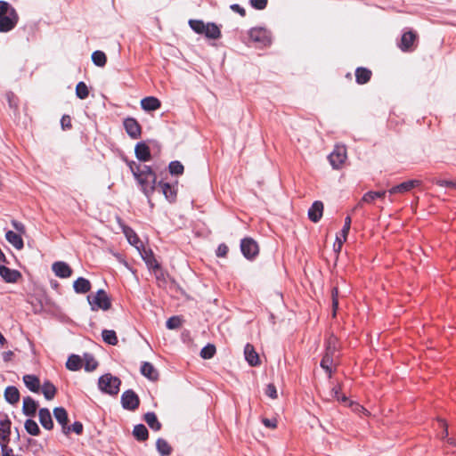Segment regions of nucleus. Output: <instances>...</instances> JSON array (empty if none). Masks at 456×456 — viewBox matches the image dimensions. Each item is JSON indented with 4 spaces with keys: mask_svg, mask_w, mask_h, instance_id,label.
I'll use <instances>...</instances> for the list:
<instances>
[{
    "mask_svg": "<svg viewBox=\"0 0 456 456\" xmlns=\"http://www.w3.org/2000/svg\"><path fill=\"white\" fill-rule=\"evenodd\" d=\"M338 348V340L334 335H330L326 340L325 354L321 361V367L330 379L333 373V366H336L337 351Z\"/></svg>",
    "mask_w": 456,
    "mask_h": 456,
    "instance_id": "f257e3e1",
    "label": "nucleus"
},
{
    "mask_svg": "<svg viewBox=\"0 0 456 456\" xmlns=\"http://www.w3.org/2000/svg\"><path fill=\"white\" fill-rule=\"evenodd\" d=\"M19 20L16 10L7 2L0 1V32L5 33L15 28Z\"/></svg>",
    "mask_w": 456,
    "mask_h": 456,
    "instance_id": "f03ea898",
    "label": "nucleus"
},
{
    "mask_svg": "<svg viewBox=\"0 0 456 456\" xmlns=\"http://www.w3.org/2000/svg\"><path fill=\"white\" fill-rule=\"evenodd\" d=\"M139 184L141 185L142 191L145 196L151 200V197L155 191L157 176L151 167L149 166H142V173L140 175L135 177Z\"/></svg>",
    "mask_w": 456,
    "mask_h": 456,
    "instance_id": "7ed1b4c3",
    "label": "nucleus"
},
{
    "mask_svg": "<svg viewBox=\"0 0 456 456\" xmlns=\"http://www.w3.org/2000/svg\"><path fill=\"white\" fill-rule=\"evenodd\" d=\"M87 300L93 311L99 309L106 311L111 306V301L103 289H99L95 294L87 296Z\"/></svg>",
    "mask_w": 456,
    "mask_h": 456,
    "instance_id": "20e7f679",
    "label": "nucleus"
},
{
    "mask_svg": "<svg viewBox=\"0 0 456 456\" xmlns=\"http://www.w3.org/2000/svg\"><path fill=\"white\" fill-rule=\"evenodd\" d=\"M121 381L111 374H105L99 379V387L110 395H117L119 391Z\"/></svg>",
    "mask_w": 456,
    "mask_h": 456,
    "instance_id": "39448f33",
    "label": "nucleus"
},
{
    "mask_svg": "<svg viewBox=\"0 0 456 456\" xmlns=\"http://www.w3.org/2000/svg\"><path fill=\"white\" fill-rule=\"evenodd\" d=\"M418 34L413 30H408L402 35L398 47L404 53L412 52L417 47Z\"/></svg>",
    "mask_w": 456,
    "mask_h": 456,
    "instance_id": "423d86ee",
    "label": "nucleus"
},
{
    "mask_svg": "<svg viewBox=\"0 0 456 456\" xmlns=\"http://www.w3.org/2000/svg\"><path fill=\"white\" fill-rule=\"evenodd\" d=\"M240 250L247 259L252 260L258 255L259 247L255 240L248 237L241 240Z\"/></svg>",
    "mask_w": 456,
    "mask_h": 456,
    "instance_id": "0eeeda50",
    "label": "nucleus"
},
{
    "mask_svg": "<svg viewBox=\"0 0 456 456\" xmlns=\"http://www.w3.org/2000/svg\"><path fill=\"white\" fill-rule=\"evenodd\" d=\"M346 159V149L345 146L337 145L329 155V160L333 168H339Z\"/></svg>",
    "mask_w": 456,
    "mask_h": 456,
    "instance_id": "6e6552de",
    "label": "nucleus"
},
{
    "mask_svg": "<svg viewBox=\"0 0 456 456\" xmlns=\"http://www.w3.org/2000/svg\"><path fill=\"white\" fill-rule=\"evenodd\" d=\"M121 403L123 408L134 411L139 407L140 399L133 390H126L121 396Z\"/></svg>",
    "mask_w": 456,
    "mask_h": 456,
    "instance_id": "1a4fd4ad",
    "label": "nucleus"
},
{
    "mask_svg": "<svg viewBox=\"0 0 456 456\" xmlns=\"http://www.w3.org/2000/svg\"><path fill=\"white\" fill-rule=\"evenodd\" d=\"M12 422L8 416H5L4 419L0 421V445L1 449L4 448V445L8 446L10 442Z\"/></svg>",
    "mask_w": 456,
    "mask_h": 456,
    "instance_id": "9d476101",
    "label": "nucleus"
},
{
    "mask_svg": "<svg viewBox=\"0 0 456 456\" xmlns=\"http://www.w3.org/2000/svg\"><path fill=\"white\" fill-rule=\"evenodd\" d=\"M249 39L254 43H258L262 45H267L270 44V38L267 31L262 28H255L250 29Z\"/></svg>",
    "mask_w": 456,
    "mask_h": 456,
    "instance_id": "9b49d317",
    "label": "nucleus"
},
{
    "mask_svg": "<svg viewBox=\"0 0 456 456\" xmlns=\"http://www.w3.org/2000/svg\"><path fill=\"white\" fill-rule=\"evenodd\" d=\"M124 127L131 138L137 139L141 136L142 127L135 118H126L124 120Z\"/></svg>",
    "mask_w": 456,
    "mask_h": 456,
    "instance_id": "f8f14e48",
    "label": "nucleus"
},
{
    "mask_svg": "<svg viewBox=\"0 0 456 456\" xmlns=\"http://www.w3.org/2000/svg\"><path fill=\"white\" fill-rule=\"evenodd\" d=\"M53 415L57 422L61 425L62 432L65 435L70 433V428L68 426L69 419L67 411L63 407H56L53 410Z\"/></svg>",
    "mask_w": 456,
    "mask_h": 456,
    "instance_id": "ddd939ff",
    "label": "nucleus"
},
{
    "mask_svg": "<svg viewBox=\"0 0 456 456\" xmlns=\"http://www.w3.org/2000/svg\"><path fill=\"white\" fill-rule=\"evenodd\" d=\"M420 184H421L420 180H417V179L409 180V181L403 182L398 185L392 187L388 191V192L390 194L404 193L406 191H411V189H413L415 187L419 186Z\"/></svg>",
    "mask_w": 456,
    "mask_h": 456,
    "instance_id": "4468645a",
    "label": "nucleus"
},
{
    "mask_svg": "<svg viewBox=\"0 0 456 456\" xmlns=\"http://www.w3.org/2000/svg\"><path fill=\"white\" fill-rule=\"evenodd\" d=\"M0 276L6 282L14 283L21 278V273L13 269H10L4 265H0Z\"/></svg>",
    "mask_w": 456,
    "mask_h": 456,
    "instance_id": "2eb2a0df",
    "label": "nucleus"
},
{
    "mask_svg": "<svg viewBox=\"0 0 456 456\" xmlns=\"http://www.w3.org/2000/svg\"><path fill=\"white\" fill-rule=\"evenodd\" d=\"M52 270L54 274L60 278H69L72 274V269L65 262H55L53 264Z\"/></svg>",
    "mask_w": 456,
    "mask_h": 456,
    "instance_id": "dca6fc26",
    "label": "nucleus"
},
{
    "mask_svg": "<svg viewBox=\"0 0 456 456\" xmlns=\"http://www.w3.org/2000/svg\"><path fill=\"white\" fill-rule=\"evenodd\" d=\"M322 214L323 203L319 200L314 201L308 210L309 219L314 223H317L322 218Z\"/></svg>",
    "mask_w": 456,
    "mask_h": 456,
    "instance_id": "f3484780",
    "label": "nucleus"
},
{
    "mask_svg": "<svg viewBox=\"0 0 456 456\" xmlns=\"http://www.w3.org/2000/svg\"><path fill=\"white\" fill-rule=\"evenodd\" d=\"M136 158L143 162L151 159L150 147L145 142H138L134 149Z\"/></svg>",
    "mask_w": 456,
    "mask_h": 456,
    "instance_id": "a211bd4d",
    "label": "nucleus"
},
{
    "mask_svg": "<svg viewBox=\"0 0 456 456\" xmlns=\"http://www.w3.org/2000/svg\"><path fill=\"white\" fill-rule=\"evenodd\" d=\"M244 354L247 362L251 366H257L260 364L258 354L256 352L251 344H247L244 348Z\"/></svg>",
    "mask_w": 456,
    "mask_h": 456,
    "instance_id": "6ab92c4d",
    "label": "nucleus"
},
{
    "mask_svg": "<svg viewBox=\"0 0 456 456\" xmlns=\"http://www.w3.org/2000/svg\"><path fill=\"white\" fill-rule=\"evenodd\" d=\"M38 404L30 396H26L23 398V406L22 411L26 416L33 417L35 416Z\"/></svg>",
    "mask_w": 456,
    "mask_h": 456,
    "instance_id": "aec40b11",
    "label": "nucleus"
},
{
    "mask_svg": "<svg viewBox=\"0 0 456 456\" xmlns=\"http://www.w3.org/2000/svg\"><path fill=\"white\" fill-rule=\"evenodd\" d=\"M142 110L146 111H153L160 108V101L154 96H148L141 101Z\"/></svg>",
    "mask_w": 456,
    "mask_h": 456,
    "instance_id": "412c9836",
    "label": "nucleus"
},
{
    "mask_svg": "<svg viewBox=\"0 0 456 456\" xmlns=\"http://www.w3.org/2000/svg\"><path fill=\"white\" fill-rule=\"evenodd\" d=\"M141 373L149 379L150 380L155 381L159 379V372L155 367L149 362H142L141 366Z\"/></svg>",
    "mask_w": 456,
    "mask_h": 456,
    "instance_id": "4be33fe9",
    "label": "nucleus"
},
{
    "mask_svg": "<svg viewBox=\"0 0 456 456\" xmlns=\"http://www.w3.org/2000/svg\"><path fill=\"white\" fill-rule=\"evenodd\" d=\"M39 421L41 425L47 430H51L53 428V419L50 411L47 408H42L38 412Z\"/></svg>",
    "mask_w": 456,
    "mask_h": 456,
    "instance_id": "5701e85b",
    "label": "nucleus"
},
{
    "mask_svg": "<svg viewBox=\"0 0 456 456\" xmlns=\"http://www.w3.org/2000/svg\"><path fill=\"white\" fill-rule=\"evenodd\" d=\"M372 76L370 69L363 67H359L355 69V80L359 85H364L368 83Z\"/></svg>",
    "mask_w": 456,
    "mask_h": 456,
    "instance_id": "b1692460",
    "label": "nucleus"
},
{
    "mask_svg": "<svg viewBox=\"0 0 456 456\" xmlns=\"http://www.w3.org/2000/svg\"><path fill=\"white\" fill-rule=\"evenodd\" d=\"M23 382L33 393H38L41 387L39 379L35 375L27 374L23 376Z\"/></svg>",
    "mask_w": 456,
    "mask_h": 456,
    "instance_id": "393cba45",
    "label": "nucleus"
},
{
    "mask_svg": "<svg viewBox=\"0 0 456 456\" xmlns=\"http://www.w3.org/2000/svg\"><path fill=\"white\" fill-rule=\"evenodd\" d=\"M73 288L77 293L85 294L90 291L91 283L87 279L80 277L74 281Z\"/></svg>",
    "mask_w": 456,
    "mask_h": 456,
    "instance_id": "a878e982",
    "label": "nucleus"
},
{
    "mask_svg": "<svg viewBox=\"0 0 456 456\" xmlns=\"http://www.w3.org/2000/svg\"><path fill=\"white\" fill-rule=\"evenodd\" d=\"M4 398L11 403L15 404L20 401V392L16 387L9 386L4 390Z\"/></svg>",
    "mask_w": 456,
    "mask_h": 456,
    "instance_id": "bb28decb",
    "label": "nucleus"
},
{
    "mask_svg": "<svg viewBox=\"0 0 456 456\" xmlns=\"http://www.w3.org/2000/svg\"><path fill=\"white\" fill-rule=\"evenodd\" d=\"M5 238L9 243H11L15 248L20 250L23 248L24 243L20 234H18L12 231H8L5 234Z\"/></svg>",
    "mask_w": 456,
    "mask_h": 456,
    "instance_id": "cd10ccee",
    "label": "nucleus"
},
{
    "mask_svg": "<svg viewBox=\"0 0 456 456\" xmlns=\"http://www.w3.org/2000/svg\"><path fill=\"white\" fill-rule=\"evenodd\" d=\"M159 187L161 189L162 193L169 202H173L175 200L176 191L169 183L159 182Z\"/></svg>",
    "mask_w": 456,
    "mask_h": 456,
    "instance_id": "c85d7f7f",
    "label": "nucleus"
},
{
    "mask_svg": "<svg viewBox=\"0 0 456 456\" xmlns=\"http://www.w3.org/2000/svg\"><path fill=\"white\" fill-rule=\"evenodd\" d=\"M57 389L50 381H45L42 385V393L46 400H52L56 395Z\"/></svg>",
    "mask_w": 456,
    "mask_h": 456,
    "instance_id": "c756f323",
    "label": "nucleus"
},
{
    "mask_svg": "<svg viewBox=\"0 0 456 456\" xmlns=\"http://www.w3.org/2000/svg\"><path fill=\"white\" fill-rule=\"evenodd\" d=\"M204 35L211 39H217L221 37V31L215 23H207Z\"/></svg>",
    "mask_w": 456,
    "mask_h": 456,
    "instance_id": "7c9ffc66",
    "label": "nucleus"
},
{
    "mask_svg": "<svg viewBox=\"0 0 456 456\" xmlns=\"http://www.w3.org/2000/svg\"><path fill=\"white\" fill-rule=\"evenodd\" d=\"M387 191H368L366 192L362 198V202H365L367 204H371L374 202L376 199H384Z\"/></svg>",
    "mask_w": 456,
    "mask_h": 456,
    "instance_id": "2f4dec72",
    "label": "nucleus"
},
{
    "mask_svg": "<svg viewBox=\"0 0 456 456\" xmlns=\"http://www.w3.org/2000/svg\"><path fill=\"white\" fill-rule=\"evenodd\" d=\"M143 419L151 429L158 431L161 428V424L154 412H147Z\"/></svg>",
    "mask_w": 456,
    "mask_h": 456,
    "instance_id": "473e14b6",
    "label": "nucleus"
},
{
    "mask_svg": "<svg viewBox=\"0 0 456 456\" xmlns=\"http://www.w3.org/2000/svg\"><path fill=\"white\" fill-rule=\"evenodd\" d=\"M133 435L138 441H145L148 439L149 432L142 424H138L134 428Z\"/></svg>",
    "mask_w": 456,
    "mask_h": 456,
    "instance_id": "72a5a7b5",
    "label": "nucleus"
},
{
    "mask_svg": "<svg viewBox=\"0 0 456 456\" xmlns=\"http://www.w3.org/2000/svg\"><path fill=\"white\" fill-rule=\"evenodd\" d=\"M82 366V360L78 355L72 354L68 358L66 367L69 370H77Z\"/></svg>",
    "mask_w": 456,
    "mask_h": 456,
    "instance_id": "f704fd0d",
    "label": "nucleus"
},
{
    "mask_svg": "<svg viewBox=\"0 0 456 456\" xmlns=\"http://www.w3.org/2000/svg\"><path fill=\"white\" fill-rule=\"evenodd\" d=\"M157 450L162 456H168L171 452L172 448L169 445V444L162 438H159L156 443Z\"/></svg>",
    "mask_w": 456,
    "mask_h": 456,
    "instance_id": "c9c22d12",
    "label": "nucleus"
},
{
    "mask_svg": "<svg viewBox=\"0 0 456 456\" xmlns=\"http://www.w3.org/2000/svg\"><path fill=\"white\" fill-rule=\"evenodd\" d=\"M102 336L103 341L109 345L116 346L118 342L116 332L112 330H103Z\"/></svg>",
    "mask_w": 456,
    "mask_h": 456,
    "instance_id": "e433bc0d",
    "label": "nucleus"
},
{
    "mask_svg": "<svg viewBox=\"0 0 456 456\" xmlns=\"http://www.w3.org/2000/svg\"><path fill=\"white\" fill-rule=\"evenodd\" d=\"M142 257L147 265L148 267L152 269H159L160 265L158 263V261L155 259L153 253L149 250H144V254L142 255Z\"/></svg>",
    "mask_w": 456,
    "mask_h": 456,
    "instance_id": "4c0bfd02",
    "label": "nucleus"
},
{
    "mask_svg": "<svg viewBox=\"0 0 456 456\" xmlns=\"http://www.w3.org/2000/svg\"><path fill=\"white\" fill-rule=\"evenodd\" d=\"M24 428L26 431L31 436H38L40 434V428L37 423L31 419H28L25 421Z\"/></svg>",
    "mask_w": 456,
    "mask_h": 456,
    "instance_id": "58836bf2",
    "label": "nucleus"
},
{
    "mask_svg": "<svg viewBox=\"0 0 456 456\" xmlns=\"http://www.w3.org/2000/svg\"><path fill=\"white\" fill-rule=\"evenodd\" d=\"M92 61L98 67H103L106 64V54L102 51H95L92 53Z\"/></svg>",
    "mask_w": 456,
    "mask_h": 456,
    "instance_id": "ea45409f",
    "label": "nucleus"
},
{
    "mask_svg": "<svg viewBox=\"0 0 456 456\" xmlns=\"http://www.w3.org/2000/svg\"><path fill=\"white\" fill-rule=\"evenodd\" d=\"M124 233L129 241V243L136 248H138V244L141 242L137 234L131 228H125Z\"/></svg>",
    "mask_w": 456,
    "mask_h": 456,
    "instance_id": "a19ab883",
    "label": "nucleus"
},
{
    "mask_svg": "<svg viewBox=\"0 0 456 456\" xmlns=\"http://www.w3.org/2000/svg\"><path fill=\"white\" fill-rule=\"evenodd\" d=\"M340 386H336L331 388L329 396L326 398L327 400L336 399L338 401L346 403L347 398L346 395H340Z\"/></svg>",
    "mask_w": 456,
    "mask_h": 456,
    "instance_id": "79ce46f5",
    "label": "nucleus"
},
{
    "mask_svg": "<svg viewBox=\"0 0 456 456\" xmlns=\"http://www.w3.org/2000/svg\"><path fill=\"white\" fill-rule=\"evenodd\" d=\"M76 95L81 99H86L89 95V90L85 82L77 83L76 86Z\"/></svg>",
    "mask_w": 456,
    "mask_h": 456,
    "instance_id": "37998d69",
    "label": "nucleus"
},
{
    "mask_svg": "<svg viewBox=\"0 0 456 456\" xmlns=\"http://www.w3.org/2000/svg\"><path fill=\"white\" fill-rule=\"evenodd\" d=\"M98 366V362L95 361V359L89 354L84 355V367L85 370L87 371H92L96 369Z\"/></svg>",
    "mask_w": 456,
    "mask_h": 456,
    "instance_id": "c03bdc74",
    "label": "nucleus"
},
{
    "mask_svg": "<svg viewBox=\"0 0 456 456\" xmlns=\"http://www.w3.org/2000/svg\"><path fill=\"white\" fill-rule=\"evenodd\" d=\"M216 354V346L212 344H208L204 346L200 351V356L203 359H211Z\"/></svg>",
    "mask_w": 456,
    "mask_h": 456,
    "instance_id": "a18cd8bd",
    "label": "nucleus"
},
{
    "mask_svg": "<svg viewBox=\"0 0 456 456\" xmlns=\"http://www.w3.org/2000/svg\"><path fill=\"white\" fill-rule=\"evenodd\" d=\"M168 168L169 172L175 175H182L184 170L183 164L177 160L170 162Z\"/></svg>",
    "mask_w": 456,
    "mask_h": 456,
    "instance_id": "49530a36",
    "label": "nucleus"
},
{
    "mask_svg": "<svg viewBox=\"0 0 456 456\" xmlns=\"http://www.w3.org/2000/svg\"><path fill=\"white\" fill-rule=\"evenodd\" d=\"M189 24L196 33L204 34L206 24L202 20H191Z\"/></svg>",
    "mask_w": 456,
    "mask_h": 456,
    "instance_id": "de8ad7c7",
    "label": "nucleus"
},
{
    "mask_svg": "<svg viewBox=\"0 0 456 456\" xmlns=\"http://www.w3.org/2000/svg\"><path fill=\"white\" fill-rule=\"evenodd\" d=\"M166 325L169 330L178 329L182 325V320L178 316H172L167 321Z\"/></svg>",
    "mask_w": 456,
    "mask_h": 456,
    "instance_id": "09e8293b",
    "label": "nucleus"
},
{
    "mask_svg": "<svg viewBox=\"0 0 456 456\" xmlns=\"http://www.w3.org/2000/svg\"><path fill=\"white\" fill-rule=\"evenodd\" d=\"M351 217L349 216H347L345 219V224H344V227L341 231V236L343 237V240H346L347 239V235H348V232L350 231V227H351Z\"/></svg>",
    "mask_w": 456,
    "mask_h": 456,
    "instance_id": "8fccbe9b",
    "label": "nucleus"
},
{
    "mask_svg": "<svg viewBox=\"0 0 456 456\" xmlns=\"http://www.w3.org/2000/svg\"><path fill=\"white\" fill-rule=\"evenodd\" d=\"M127 165H128L132 174L134 175V178L137 175H140V174L142 173V167H141L139 164H137L134 161H127Z\"/></svg>",
    "mask_w": 456,
    "mask_h": 456,
    "instance_id": "3c124183",
    "label": "nucleus"
},
{
    "mask_svg": "<svg viewBox=\"0 0 456 456\" xmlns=\"http://www.w3.org/2000/svg\"><path fill=\"white\" fill-rule=\"evenodd\" d=\"M265 395L267 396H269L270 398L272 399H276L278 395H277V390H276V387L273 384H268L266 388H265Z\"/></svg>",
    "mask_w": 456,
    "mask_h": 456,
    "instance_id": "603ef678",
    "label": "nucleus"
},
{
    "mask_svg": "<svg viewBox=\"0 0 456 456\" xmlns=\"http://www.w3.org/2000/svg\"><path fill=\"white\" fill-rule=\"evenodd\" d=\"M267 3L268 0H250V4L256 10H264Z\"/></svg>",
    "mask_w": 456,
    "mask_h": 456,
    "instance_id": "864d4df0",
    "label": "nucleus"
},
{
    "mask_svg": "<svg viewBox=\"0 0 456 456\" xmlns=\"http://www.w3.org/2000/svg\"><path fill=\"white\" fill-rule=\"evenodd\" d=\"M61 126L63 130L70 129L72 127L71 118L69 115H63L61 119Z\"/></svg>",
    "mask_w": 456,
    "mask_h": 456,
    "instance_id": "5fc2aeb1",
    "label": "nucleus"
},
{
    "mask_svg": "<svg viewBox=\"0 0 456 456\" xmlns=\"http://www.w3.org/2000/svg\"><path fill=\"white\" fill-rule=\"evenodd\" d=\"M229 248L226 244L222 243L218 246L216 249V256L218 257H225L228 254Z\"/></svg>",
    "mask_w": 456,
    "mask_h": 456,
    "instance_id": "6e6d98bb",
    "label": "nucleus"
},
{
    "mask_svg": "<svg viewBox=\"0 0 456 456\" xmlns=\"http://www.w3.org/2000/svg\"><path fill=\"white\" fill-rule=\"evenodd\" d=\"M69 427L70 428V431L76 433L77 435H81L83 432V424L79 421H76Z\"/></svg>",
    "mask_w": 456,
    "mask_h": 456,
    "instance_id": "4d7b16f0",
    "label": "nucleus"
},
{
    "mask_svg": "<svg viewBox=\"0 0 456 456\" xmlns=\"http://www.w3.org/2000/svg\"><path fill=\"white\" fill-rule=\"evenodd\" d=\"M433 183L442 186V187H449L452 188L453 182L449 180H444V179H434Z\"/></svg>",
    "mask_w": 456,
    "mask_h": 456,
    "instance_id": "13d9d810",
    "label": "nucleus"
},
{
    "mask_svg": "<svg viewBox=\"0 0 456 456\" xmlns=\"http://www.w3.org/2000/svg\"><path fill=\"white\" fill-rule=\"evenodd\" d=\"M262 422L266 428H269L272 429H274L277 427V420L275 419H263Z\"/></svg>",
    "mask_w": 456,
    "mask_h": 456,
    "instance_id": "bf43d9fd",
    "label": "nucleus"
},
{
    "mask_svg": "<svg viewBox=\"0 0 456 456\" xmlns=\"http://www.w3.org/2000/svg\"><path fill=\"white\" fill-rule=\"evenodd\" d=\"M231 9L239 13L241 17H244L246 15V11L243 7H241L240 4H233L231 5Z\"/></svg>",
    "mask_w": 456,
    "mask_h": 456,
    "instance_id": "052dcab7",
    "label": "nucleus"
},
{
    "mask_svg": "<svg viewBox=\"0 0 456 456\" xmlns=\"http://www.w3.org/2000/svg\"><path fill=\"white\" fill-rule=\"evenodd\" d=\"M12 224L14 227V229L16 231H18L20 233H24L25 232V226H24L23 224H21V223H20L18 221L13 220L12 222Z\"/></svg>",
    "mask_w": 456,
    "mask_h": 456,
    "instance_id": "680f3d73",
    "label": "nucleus"
},
{
    "mask_svg": "<svg viewBox=\"0 0 456 456\" xmlns=\"http://www.w3.org/2000/svg\"><path fill=\"white\" fill-rule=\"evenodd\" d=\"M345 241L346 240H343V237L341 236V234L339 236H337L336 244L334 245L335 251H337V252L340 251L342 245Z\"/></svg>",
    "mask_w": 456,
    "mask_h": 456,
    "instance_id": "e2e57ef3",
    "label": "nucleus"
},
{
    "mask_svg": "<svg viewBox=\"0 0 456 456\" xmlns=\"http://www.w3.org/2000/svg\"><path fill=\"white\" fill-rule=\"evenodd\" d=\"M331 299L338 300V289L337 287L332 288L331 289Z\"/></svg>",
    "mask_w": 456,
    "mask_h": 456,
    "instance_id": "0e129e2a",
    "label": "nucleus"
},
{
    "mask_svg": "<svg viewBox=\"0 0 456 456\" xmlns=\"http://www.w3.org/2000/svg\"><path fill=\"white\" fill-rule=\"evenodd\" d=\"M338 308V300L332 301V316L336 317L337 310Z\"/></svg>",
    "mask_w": 456,
    "mask_h": 456,
    "instance_id": "69168bd1",
    "label": "nucleus"
},
{
    "mask_svg": "<svg viewBox=\"0 0 456 456\" xmlns=\"http://www.w3.org/2000/svg\"><path fill=\"white\" fill-rule=\"evenodd\" d=\"M364 202H362V200L357 203V205L354 208L353 211H356L357 209L362 208Z\"/></svg>",
    "mask_w": 456,
    "mask_h": 456,
    "instance_id": "338daca9",
    "label": "nucleus"
},
{
    "mask_svg": "<svg viewBox=\"0 0 456 456\" xmlns=\"http://www.w3.org/2000/svg\"><path fill=\"white\" fill-rule=\"evenodd\" d=\"M452 188L456 190V182H453Z\"/></svg>",
    "mask_w": 456,
    "mask_h": 456,
    "instance_id": "774afa93",
    "label": "nucleus"
}]
</instances>
